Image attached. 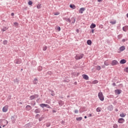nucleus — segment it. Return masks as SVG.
<instances>
[{
    "label": "nucleus",
    "mask_w": 128,
    "mask_h": 128,
    "mask_svg": "<svg viewBox=\"0 0 128 128\" xmlns=\"http://www.w3.org/2000/svg\"><path fill=\"white\" fill-rule=\"evenodd\" d=\"M38 72H40L41 70H42V67L40 66L38 67Z\"/></svg>",
    "instance_id": "obj_27"
},
{
    "label": "nucleus",
    "mask_w": 128,
    "mask_h": 128,
    "mask_svg": "<svg viewBox=\"0 0 128 128\" xmlns=\"http://www.w3.org/2000/svg\"><path fill=\"white\" fill-rule=\"evenodd\" d=\"M0 122H2V124H4H4L3 125V128H4V126H6L8 124V122L6 120H0Z\"/></svg>",
    "instance_id": "obj_6"
},
{
    "label": "nucleus",
    "mask_w": 128,
    "mask_h": 128,
    "mask_svg": "<svg viewBox=\"0 0 128 128\" xmlns=\"http://www.w3.org/2000/svg\"><path fill=\"white\" fill-rule=\"evenodd\" d=\"M118 122L119 124H124V119L120 118L118 120Z\"/></svg>",
    "instance_id": "obj_8"
},
{
    "label": "nucleus",
    "mask_w": 128,
    "mask_h": 128,
    "mask_svg": "<svg viewBox=\"0 0 128 128\" xmlns=\"http://www.w3.org/2000/svg\"><path fill=\"white\" fill-rule=\"evenodd\" d=\"M98 97L101 102H104V97L102 92H99L98 94Z\"/></svg>",
    "instance_id": "obj_1"
},
{
    "label": "nucleus",
    "mask_w": 128,
    "mask_h": 128,
    "mask_svg": "<svg viewBox=\"0 0 128 128\" xmlns=\"http://www.w3.org/2000/svg\"><path fill=\"white\" fill-rule=\"evenodd\" d=\"M0 128H2V126H0Z\"/></svg>",
    "instance_id": "obj_61"
},
{
    "label": "nucleus",
    "mask_w": 128,
    "mask_h": 128,
    "mask_svg": "<svg viewBox=\"0 0 128 128\" xmlns=\"http://www.w3.org/2000/svg\"><path fill=\"white\" fill-rule=\"evenodd\" d=\"M96 112H100V108H96Z\"/></svg>",
    "instance_id": "obj_37"
},
{
    "label": "nucleus",
    "mask_w": 128,
    "mask_h": 128,
    "mask_svg": "<svg viewBox=\"0 0 128 128\" xmlns=\"http://www.w3.org/2000/svg\"><path fill=\"white\" fill-rule=\"evenodd\" d=\"M110 24H116V20H114V21H110Z\"/></svg>",
    "instance_id": "obj_22"
},
{
    "label": "nucleus",
    "mask_w": 128,
    "mask_h": 128,
    "mask_svg": "<svg viewBox=\"0 0 128 128\" xmlns=\"http://www.w3.org/2000/svg\"><path fill=\"white\" fill-rule=\"evenodd\" d=\"M8 110V105H6L4 107H3L2 110L3 112H6Z\"/></svg>",
    "instance_id": "obj_5"
},
{
    "label": "nucleus",
    "mask_w": 128,
    "mask_h": 128,
    "mask_svg": "<svg viewBox=\"0 0 128 128\" xmlns=\"http://www.w3.org/2000/svg\"><path fill=\"white\" fill-rule=\"evenodd\" d=\"M112 86H116V83H113Z\"/></svg>",
    "instance_id": "obj_49"
},
{
    "label": "nucleus",
    "mask_w": 128,
    "mask_h": 128,
    "mask_svg": "<svg viewBox=\"0 0 128 128\" xmlns=\"http://www.w3.org/2000/svg\"><path fill=\"white\" fill-rule=\"evenodd\" d=\"M44 50H46V49H44Z\"/></svg>",
    "instance_id": "obj_60"
},
{
    "label": "nucleus",
    "mask_w": 128,
    "mask_h": 128,
    "mask_svg": "<svg viewBox=\"0 0 128 128\" xmlns=\"http://www.w3.org/2000/svg\"><path fill=\"white\" fill-rule=\"evenodd\" d=\"M87 44H88V46H90L92 44V40H87Z\"/></svg>",
    "instance_id": "obj_24"
},
{
    "label": "nucleus",
    "mask_w": 128,
    "mask_h": 128,
    "mask_svg": "<svg viewBox=\"0 0 128 128\" xmlns=\"http://www.w3.org/2000/svg\"><path fill=\"white\" fill-rule=\"evenodd\" d=\"M41 6H40V4H38L37 6V8H40Z\"/></svg>",
    "instance_id": "obj_42"
},
{
    "label": "nucleus",
    "mask_w": 128,
    "mask_h": 128,
    "mask_svg": "<svg viewBox=\"0 0 128 128\" xmlns=\"http://www.w3.org/2000/svg\"><path fill=\"white\" fill-rule=\"evenodd\" d=\"M126 16H127V18H128V13L126 14Z\"/></svg>",
    "instance_id": "obj_57"
},
{
    "label": "nucleus",
    "mask_w": 128,
    "mask_h": 128,
    "mask_svg": "<svg viewBox=\"0 0 128 128\" xmlns=\"http://www.w3.org/2000/svg\"><path fill=\"white\" fill-rule=\"evenodd\" d=\"M56 30H58V32H60V27L57 26Z\"/></svg>",
    "instance_id": "obj_38"
},
{
    "label": "nucleus",
    "mask_w": 128,
    "mask_h": 128,
    "mask_svg": "<svg viewBox=\"0 0 128 128\" xmlns=\"http://www.w3.org/2000/svg\"><path fill=\"white\" fill-rule=\"evenodd\" d=\"M58 104H60L61 102H58Z\"/></svg>",
    "instance_id": "obj_54"
},
{
    "label": "nucleus",
    "mask_w": 128,
    "mask_h": 128,
    "mask_svg": "<svg viewBox=\"0 0 128 128\" xmlns=\"http://www.w3.org/2000/svg\"><path fill=\"white\" fill-rule=\"evenodd\" d=\"M96 26L94 24H92L91 26H90V28H94Z\"/></svg>",
    "instance_id": "obj_20"
},
{
    "label": "nucleus",
    "mask_w": 128,
    "mask_h": 128,
    "mask_svg": "<svg viewBox=\"0 0 128 128\" xmlns=\"http://www.w3.org/2000/svg\"><path fill=\"white\" fill-rule=\"evenodd\" d=\"M84 10H86V8H82L80 9L79 12H80V14H82L84 12Z\"/></svg>",
    "instance_id": "obj_10"
},
{
    "label": "nucleus",
    "mask_w": 128,
    "mask_h": 128,
    "mask_svg": "<svg viewBox=\"0 0 128 128\" xmlns=\"http://www.w3.org/2000/svg\"><path fill=\"white\" fill-rule=\"evenodd\" d=\"M118 62L116 60H114L112 61V62L111 63L112 66H116Z\"/></svg>",
    "instance_id": "obj_9"
},
{
    "label": "nucleus",
    "mask_w": 128,
    "mask_h": 128,
    "mask_svg": "<svg viewBox=\"0 0 128 128\" xmlns=\"http://www.w3.org/2000/svg\"><path fill=\"white\" fill-rule=\"evenodd\" d=\"M124 72H128V67L126 68H124Z\"/></svg>",
    "instance_id": "obj_30"
},
{
    "label": "nucleus",
    "mask_w": 128,
    "mask_h": 128,
    "mask_svg": "<svg viewBox=\"0 0 128 128\" xmlns=\"http://www.w3.org/2000/svg\"><path fill=\"white\" fill-rule=\"evenodd\" d=\"M98 2H102L104 0H97Z\"/></svg>",
    "instance_id": "obj_46"
},
{
    "label": "nucleus",
    "mask_w": 128,
    "mask_h": 128,
    "mask_svg": "<svg viewBox=\"0 0 128 128\" xmlns=\"http://www.w3.org/2000/svg\"><path fill=\"white\" fill-rule=\"evenodd\" d=\"M114 128H118V126L116 124H114L113 126Z\"/></svg>",
    "instance_id": "obj_32"
},
{
    "label": "nucleus",
    "mask_w": 128,
    "mask_h": 128,
    "mask_svg": "<svg viewBox=\"0 0 128 128\" xmlns=\"http://www.w3.org/2000/svg\"><path fill=\"white\" fill-rule=\"evenodd\" d=\"M70 6L71 8H72L73 10H74V8H76V6H74V4H70Z\"/></svg>",
    "instance_id": "obj_23"
},
{
    "label": "nucleus",
    "mask_w": 128,
    "mask_h": 128,
    "mask_svg": "<svg viewBox=\"0 0 128 128\" xmlns=\"http://www.w3.org/2000/svg\"><path fill=\"white\" fill-rule=\"evenodd\" d=\"M8 28L6 27H4L2 29V32H6V30H8Z\"/></svg>",
    "instance_id": "obj_25"
},
{
    "label": "nucleus",
    "mask_w": 128,
    "mask_h": 128,
    "mask_svg": "<svg viewBox=\"0 0 128 128\" xmlns=\"http://www.w3.org/2000/svg\"><path fill=\"white\" fill-rule=\"evenodd\" d=\"M11 16H14V12H12V13L11 14Z\"/></svg>",
    "instance_id": "obj_48"
},
{
    "label": "nucleus",
    "mask_w": 128,
    "mask_h": 128,
    "mask_svg": "<svg viewBox=\"0 0 128 128\" xmlns=\"http://www.w3.org/2000/svg\"><path fill=\"white\" fill-rule=\"evenodd\" d=\"M116 112H118V109H116Z\"/></svg>",
    "instance_id": "obj_52"
},
{
    "label": "nucleus",
    "mask_w": 128,
    "mask_h": 128,
    "mask_svg": "<svg viewBox=\"0 0 128 128\" xmlns=\"http://www.w3.org/2000/svg\"><path fill=\"white\" fill-rule=\"evenodd\" d=\"M31 109H32V106H30L28 105V106H26V110H30Z\"/></svg>",
    "instance_id": "obj_18"
},
{
    "label": "nucleus",
    "mask_w": 128,
    "mask_h": 128,
    "mask_svg": "<svg viewBox=\"0 0 128 128\" xmlns=\"http://www.w3.org/2000/svg\"><path fill=\"white\" fill-rule=\"evenodd\" d=\"M120 48H125L124 46H122Z\"/></svg>",
    "instance_id": "obj_47"
},
{
    "label": "nucleus",
    "mask_w": 128,
    "mask_h": 128,
    "mask_svg": "<svg viewBox=\"0 0 128 128\" xmlns=\"http://www.w3.org/2000/svg\"><path fill=\"white\" fill-rule=\"evenodd\" d=\"M126 40H128V39H122V42H126Z\"/></svg>",
    "instance_id": "obj_41"
},
{
    "label": "nucleus",
    "mask_w": 128,
    "mask_h": 128,
    "mask_svg": "<svg viewBox=\"0 0 128 128\" xmlns=\"http://www.w3.org/2000/svg\"><path fill=\"white\" fill-rule=\"evenodd\" d=\"M98 80H94L92 82V84H98Z\"/></svg>",
    "instance_id": "obj_28"
},
{
    "label": "nucleus",
    "mask_w": 128,
    "mask_h": 128,
    "mask_svg": "<svg viewBox=\"0 0 128 128\" xmlns=\"http://www.w3.org/2000/svg\"><path fill=\"white\" fill-rule=\"evenodd\" d=\"M53 112H56V111L54 110H52Z\"/></svg>",
    "instance_id": "obj_53"
},
{
    "label": "nucleus",
    "mask_w": 128,
    "mask_h": 128,
    "mask_svg": "<svg viewBox=\"0 0 128 128\" xmlns=\"http://www.w3.org/2000/svg\"><path fill=\"white\" fill-rule=\"evenodd\" d=\"M40 114H37L36 116V118H38V116H40Z\"/></svg>",
    "instance_id": "obj_45"
},
{
    "label": "nucleus",
    "mask_w": 128,
    "mask_h": 128,
    "mask_svg": "<svg viewBox=\"0 0 128 128\" xmlns=\"http://www.w3.org/2000/svg\"><path fill=\"white\" fill-rule=\"evenodd\" d=\"M46 126L47 128H48L49 126H50V123L47 122L46 123Z\"/></svg>",
    "instance_id": "obj_29"
},
{
    "label": "nucleus",
    "mask_w": 128,
    "mask_h": 128,
    "mask_svg": "<svg viewBox=\"0 0 128 128\" xmlns=\"http://www.w3.org/2000/svg\"><path fill=\"white\" fill-rule=\"evenodd\" d=\"M64 20L70 23L72 22V20H70V18H64Z\"/></svg>",
    "instance_id": "obj_14"
},
{
    "label": "nucleus",
    "mask_w": 128,
    "mask_h": 128,
    "mask_svg": "<svg viewBox=\"0 0 128 128\" xmlns=\"http://www.w3.org/2000/svg\"><path fill=\"white\" fill-rule=\"evenodd\" d=\"M128 26H126L122 28V30H124V32H128Z\"/></svg>",
    "instance_id": "obj_11"
},
{
    "label": "nucleus",
    "mask_w": 128,
    "mask_h": 128,
    "mask_svg": "<svg viewBox=\"0 0 128 128\" xmlns=\"http://www.w3.org/2000/svg\"><path fill=\"white\" fill-rule=\"evenodd\" d=\"M76 32H80V30H78V29H77V30H76Z\"/></svg>",
    "instance_id": "obj_50"
},
{
    "label": "nucleus",
    "mask_w": 128,
    "mask_h": 128,
    "mask_svg": "<svg viewBox=\"0 0 128 128\" xmlns=\"http://www.w3.org/2000/svg\"><path fill=\"white\" fill-rule=\"evenodd\" d=\"M102 68H100V66H96V70H100V69H101Z\"/></svg>",
    "instance_id": "obj_31"
},
{
    "label": "nucleus",
    "mask_w": 128,
    "mask_h": 128,
    "mask_svg": "<svg viewBox=\"0 0 128 128\" xmlns=\"http://www.w3.org/2000/svg\"><path fill=\"white\" fill-rule=\"evenodd\" d=\"M14 25L16 26H18V23L15 22H14Z\"/></svg>",
    "instance_id": "obj_40"
},
{
    "label": "nucleus",
    "mask_w": 128,
    "mask_h": 128,
    "mask_svg": "<svg viewBox=\"0 0 128 128\" xmlns=\"http://www.w3.org/2000/svg\"><path fill=\"white\" fill-rule=\"evenodd\" d=\"M72 24H74L76 22V18H72Z\"/></svg>",
    "instance_id": "obj_34"
},
{
    "label": "nucleus",
    "mask_w": 128,
    "mask_h": 128,
    "mask_svg": "<svg viewBox=\"0 0 128 128\" xmlns=\"http://www.w3.org/2000/svg\"><path fill=\"white\" fill-rule=\"evenodd\" d=\"M114 92L115 94H122V90L117 89L114 90Z\"/></svg>",
    "instance_id": "obj_7"
},
{
    "label": "nucleus",
    "mask_w": 128,
    "mask_h": 128,
    "mask_svg": "<svg viewBox=\"0 0 128 128\" xmlns=\"http://www.w3.org/2000/svg\"><path fill=\"white\" fill-rule=\"evenodd\" d=\"M74 114H78V110H75Z\"/></svg>",
    "instance_id": "obj_43"
},
{
    "label": "nucleus",
    "mask_w": 128,
    "mask_h": 128,
    "mask_svg": "<svg viewBox=\"0 0 128 128\" xmlns=\"http://www.w3.org/2000/svg\"><path fill=\"white\" fill-rule=\"evenodd\" d=\"M38 98V94H34L30 96V100H36V98Z\"/></svg>",
    "instance_id": "obj_3"
},
{
    "label": "nucleus",
    "mask_w": 128,
    "mask_h": 128,
    "mask_svg": "<svg viewBox=\"0 0 128 128\" xmlns=\"http://www.w3.org/2000/svg\"><path fill=\"white\" fill-rule=\"evenodd\" d=\"M34 84H38V80L36 78H34L33 80Z\"/></svg>",
    "instance_id": "obj_21"
},
{
    "label": "nucleus",
    "mask_w": 128,
    "mask_h": 128,
    "mask_svg": "<svg viewBox=\"0 0 128 128\" xmlns=\"http://www.w3.org/2000/svg\"><path fill=\"white\" fill-rule=\"evenodd\" d=\"M34 112H36V114H40V108L36 109L34 110Z\"/></svg>",
    "instance_id": "obj_19"
},
{
    "label": "nucleus",
    "mask_w": 128,
    "mask_h": 128,
    "mask_svg": "<svg viewBox=\"0 0 128 128\" xmlns=\"http://www.w3.org/2000/svg\"><path fill=\"white\" fill-rule=\"evenodd\" d=\"M76 120L80 122V120H82V117H79V118H76Z\"/></svg>",
    "instance_id": "obj_26"
},
{
    "label": "nucleus",
    "mask_w": 128,
    "mask_h": 128,
    "mask_svg": "<svg viewBox=\"0 0 128 128\" xmlns=\"http://www.w3.org/2000/svg\"><path fill=\"white\" fill-rule=\"evenodd\" d=\"M105 66H108V61H105L104 63Z\"/></svg>",
    "instance_id": "obj_36"
},
{
    "label": "nucleus",
    "mask_w": 128,
    "mask_h": 128,
    "mask_svg": "<svg viewBox=\"0 0 128 128\" xmlns=\"http://www.w3.org/2000/svg\"><path fill=\"white\" fill-rule=\"evenodd\" d=\"M55 16H58V14H55Z\"/></svg>",
    "instance_id": "obj_58"
},
{
    "label": "nucleus",
    "mask_w": 128,
    "mask_h": 128,
    "mask_svg": "<svg viewBox=\"0 0 128 128\" xmlns=\"http://www.w3.org/2000/svg\"><path fill=\"white\" fill-rule=\"evenodd\" d=\"M120 64H126V60L124 59L120 61Z\"/></svg>",
    "instance_id": "obj_13"
},
{
    "label": "nucleus",
    "mask_w": 128,
    "mask_h": 128,
    "mask_svg": "<svg viewBox=\"0 0 128 128\" xmlns=\"http://www.w3.org/2000/svg\"><path fill=\"white\" fill-rule=\"evenodd\" d=\"M82 76L83 77V78H84V80H88V75L82 74Z\"/></svg>",
    "instance_id": "obj_12"
},
{
    "label": "nucleus",
    "mask_w": 128,
    "mask_h": 128,
    "mask_svg": "<svg viewBox=\"0 0 128 128\" xmlns=\"http://www.w3.org/2000/svg\"><path fill=\"white\" fill-rule=\"evenodd\" d=\"M44 120V117H41L39 118V122H42Z\"/></svg>",
    "instance_id": "obj_39"
},
{
    "label": "nucleus",
    "mask_w": 128,
    "mask_h": 128,
    "mask_svg": "<svg viewBox=\"0 0 128 128\" xmlns=\"http://www.w3.org/2000/svg\"><path fill=\"white\" fill-rule=\"evenodd\" d=\"M82 58H84V54H78L75 56L76 60H81Z\"/></svg>",
    "instance_id": "obj_4"
},
{
    "label": "nucleus",
    "mask_w": 128,
    "mask_h": 128,
    "mask_svg": "<svg viewBox=\"0 0 128 128\" xmlns=\"http://www.w3.org/2000/svg\"><path fill=\"white\" fill-rule=\"evenodd\" d=\"M120 118H125L126 116V114H125V113H121L120 114Z\"/></svg>",
    "instance_id": "obj_15"
},
{
    "label": "nucleus",
    "mask_w": 128,
    "mask_h": 128,
    "mask_svg": "<svg viewBox=\"0 0 128 128\" xmlns=\"http://www.w3.org/2000/svg\"><path fill=\"white\" fill-rule=\"evenodd\" d=\"M28 4L29 6H32V2L29 0Z\"/></svg>",
    "instance_id": "obj_33"
},
{
    "label": "nucleus",
    "mask_w": 128,
    "mask_h": 128,
    "mask_svg": "<svg viewBox=\"0 0 128 128\" xmlns=\"http://www.w3.org/2000/svg\"><path fill=\"white\" fill-rule=\"evenodd\" d=\"M84 118H86L87 117H86V116H84Z\"/></svg>",
    "instance_id": "obj_56"
},
{
    "label": "nucleus",
    "mask_w": 128,
    "mask_h": 128,
    "mask_svg": "<svg viewBox=\"0 0 128 128\" xmlns=\"http://www.w3.org/2000/svg\"><path fill=\"white\" fill-rule=\"evenodd\" d=\"M124 49L118 48L116 50V52L120 53L121 52H124Z\"/></svg>",
    "instance_id": "obj_16"
},
{
    "label": "nucleus",
    "mask_w": 128,
    "mask_h": 128,
    "mask_svg": "<svg viewBox=\"0 0 128 128\" xmlns=\"http://www.w3.org/2000/svg\"><path fill=\"white\" fill-rule=\"evenodd\" d=\"M4 44H8V40H5L3 42Z\"/></svg>",
    "instance_id": "obj_35"
},
{
    "label": "nucleus",
    "mask_w": 128,
    "mask_h": 128,
    "mask_svg": "<svg viewBox=\"0 0 128 128\" xmlns=\"http://www.w3.org/2000/svg\"><path fill=\"white\" fill-rule=\"evenodd\" d=\"M40 106L41 108H50V106L48 104H40Z\"/></svg>",
    "instance_id": "obj_2"
},
{
    "label": "nucleus",
    "mask_w": 128,
    "mask_h": 128,
    "mask_svg": "<svg viewBox=\"0 0 128 128\" xmlns=\"http://www.w3.org/2000/svg\"><path fill=\"white\" fill-rule=\"evenodd\" d=\"M118 38H120V35L118 36Z\"/></svg>",
    "instance_id": "obj_59"
},
{
    "label": "nucleus",
    "mask_w": 128,
    "mask_h": 128,
    "mask_svg": "<svg viewBox=\"0 0 128 128\" xmlns=\"http://www.w3.org/2000/svg\"><path fill=\"white\" fill-rule=\"evenodd\" d=\"M15 64H20V60H14Z\"/></svg>",
    "instance_id": "obj_17"
},
{
    "label": "nucleus",
    "mask_w": 128,
    "mask_h": 128,
    "mask_svg": "<svg viewBox=\"0 0 128 128\" xmlns=\"http://www.w3.org/2000/svg\"><path fill=\"white\" fill-rule=\"evenodd\" d=\"M92 34H94V30L92 29Z\"/></svg>",
    "instance_id": "obj_44"
},
{
    "label": "nucleus",
    "mask_w": 128,
    "mask_h": 128,
    "mask_svg": "<svg viewBox=\"0 0 128 128\" xmlns=\"http://www.w3.org/2000/svg\"><path fill=\"white\" fill-rule=\"evenodd\" d=\"M33 106H36V102L34 103V104H33Z\"/></svg>",
    "instance_id": "obj_55"
},
{
    "label": "nucleus",
    "mask_w": 128,
    "mask_h": 128,
    "mask_svg": "<svg viewBox=\"0 0 128 128\" xmlns=\"http://www.w3.org/2000/svg\"><path fill=\"white\" fill-rule=\"evenodd\" d=\"M88 116H92V114H88Z\"/></svg>",
    "instance_id": "obj_51"
}]
</instances>
